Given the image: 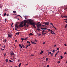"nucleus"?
<instances>
[{"label": "nucleus", "mask_w": 67, "mask_h": 67, "mask_svg": "<svg viewBox=\"0 0 67 67\" xmlns=\"http://www.w3.org/2000/svg\"><path fill=\"white\" fill-rule=\"evenodd\" d=\"M28 21H29V24L30 25H32L35 28H36V27L35 26V25H37V27H38L39 26V25L37 24V23H36L35 22H31L32 21V20L31 19H28Z\"/></svg>", "instance_id": "f257e3e1"}, {"label": "nucleus", "mask_w": 67, "mask_h": 67, "mask_svg": "<svg viewBox=\"0 0 67 67\" xmlns=\"http://www.w3.org/2000/svg\"><path fill=\"white\" fill-rule=\"evenodd\" d=\"M23 22H21L20 23V24L19 25V27H24V26H25L26 25V23H24V25H23Z\"/></svg>", "instance_id": "f03ea898"}, {"label": "nucleus", "mask_w": 67, "mask_h": 67, "mask_svg": "<svg viewBox=\"0 0 67 67\" xmlns=\"http://www.w3.org/2000/svg\"><path fill=\"white\" fill-rule=\"evenodd\" d=\"M45 31V30H43L42 31V34L43 35H45V34H46V33H44V32Z\"/></svg>", "instance_id": "7ed1b4c3"}, {"label": "nucleus", "mask_w": 67, "mask_h": 67, "mask_svg": "<svg viewBox=\"0 0 67 67\" xmlns=\"http://www.w3.org/2000/svg\"><path fill=\"white\" fill-rule=\"evenodd\" d=\"M41 29L42 30H47V28L46 27H43V28H41Z\"/></svg>", "instance_id": "20e7f679"}, {"label": "nucleus", "mask_w": 67, "mask_h": 67, "mask_svg": "<svg viewBox=\"0 0 67 67\" xmlns=\"http://www.w3.org/2000/svg\"><path fill=\"white\" fill-rule=\"evenodd\" d=\"M44 24L45 25H48L49 24V22L47 23V22L46 23L44 22Z\"/></svg>", "instance_id": "39448f33"}, {"label": "nucleus", "mask_w": 67, "mask_h": 67, "mask_svg": "<svg viewBox=\"0 0 67 67\" xmlns=\"http://www.w3.org/2000/svg\"><path fill=\"white\" fill-rule=\"evenodd\" d=\"M8 37H12V35H11V34H9L8 35Z\"/></svg>", "instance_id": "423d86ee"}, {"label": "nucleus", "mask_w": 67, "mask_h": 67, "mask_svg": "<svg viewBox=\"0 0 67 67\" xmlns=\"http://www.w3.org/2000/svg\"><path fill=\"white\" fill-rule=\"evenodd\" d=\"M14 53L13 52H12L11 53H10V55H14Z\"/></svg>", "instance_id": "0eeeda50"}, {"label": "nucleus", "mask_w": 67, "mask_h": 67, "mask_svg": "<svg viewBox=\"0 0 67 67\" xmlns=\"http://www.w3.org/2000/svg\"><path fill=\"white\" fill-rule=\"evenodd\" d=\"M53 53H51V55L52 57H53Z\"/></svg>", "instance_id": "6e6552de"}, {"label": "nucleus", "mask_w": 67, "mask_h": 67, "mask_svg": "<svg viewBox=\"0 0 67 67\" xmlns=\"http://www.w3.org/2000/svg\"><path fill=\"white\" fill-rule=\"evenodd\" d=\"M20 32H18V33H17L16 34V35H19V34Z\"/></svg>", "instance_id": "1a4fd4ad"}, {"label": "nucleus", "mask_w": 67, "mask_h": 67, "mask_svg": "<svg viewBox=\"0 0 67 67\" xmlns=\"http://www.w3.org/2000/svg\"><path fill=\"white\" fill-rule=\"evenodd\" d=\"M43 51H41V52L40 53V54H42L43 53Z\"/></svg>", "instance_id": "9d476101"}, {"label": "nucleus", "mask_w": 67, "mask_h": 67, "mask_svg": "<svg viewBox=\"0 0 67 67\" xmlns=\"http://www.w3.org/2000/svg\"><path fill=\"white\" fill-rule=\"evenodd\" d=\"M6 15V13H4V14L3 15L4 16H5Z\"/></svg>", "instance_id": "9b49d317"}, {"label": "nucleus", "mask_w": 67, "mask_h": 67, "mask_svg": "<svg viewBox=\"0 0 67 67\" xmlns=\"http://www.w3.org/2000/svg\"><path fill=\"white\" fill-rule=\"evenodd\" d=\"M22 47H23L24 48L25 47V46L23 45V44L22 45Z\"/></svg>", "instance_id": "f8f14e48"}, {"label": "nucleus", "mask_w": 67, "mask_h": 67, "mask_svg": "<svg viewBox=\"0 0 67 67\" xmlns=\"http://www.w3.org/2000/svg\"><path fill=\"white\" fill-rule=\"evenodd\" d=\"M13 13H16V11H13Z\"/></svg>", "instance_id": "ddd939ff"}, {"label": "nucleus", "mask_w": 67, "mask_h": 67, "mask_svg": "<svg viewBox=\"0 0 67 67\" xmlns=\"http://www.w3.org/2000/svg\"><path fill=\"white\" fill-rule=\"evenodd\" d=\"M29 35H33V34H32L31 33H30V34H29Z\"/></svg>", "instance_id": "4468645a"}, {"label": "nucleus", "mask_w": 67, "mask_h": 67, "mask_svg": "<svg viewBox=\"0 0 67 67\" xmlns=\"http://www.w3.org/2000/svg\"><path fill=\"white\" fill-rule=\"evenodd\" d=\"M5 61H6V62H8V59H6Z\"/></svg>", "instance_id": "2eb2a0df"}, {"label": "nucleus", "mask_w": 67, "mask_h": 67, "mask_svg": "<svg viewBox=\"0 0 67 67\" xmlns=\"http://www.w3.org/2000/svg\"><path fill=\"white\" fill-rule=\"evenodd\" d=\"M28 26H29V25H26L25 26V27H26L27 26L28 27Z\"/></svg>", "instance_id": "dca6fc26"}, {"label": "nucleus", "mask_w": 67, "mask_h": 67, "mask_svg": "<svg viewBox=\"0 0 67 67\" xmlns=\"http://www.w3.org/2000/svg\"><path fill=\"white\" fill-rule=\"evenodd\" d=\"M58 54V53H55V55H54V56L55 57H56L57 55V54Z\"/></svg>", "instance_id": "f3484780"}, {"label": "nucleus", "mask_w": 67, "mask_h": 67, "mask_svg": "<svg viewBox=\"0 0 67 67\" xmlns=\"http://www.w3.org/2000/svg\"><path fill=\"white\" fill-rule=\"evenodd\" d=\"M48 58H46V61L47 62V61H48Z\"/></svg>", "instance_id": "a211bd4d"}, {"label": "nucleus", "mask_w": 67, "mask_h": 67, "mask_svg": "<svg viewBox=\"0 0 67 67\" xmlns=\"http://www.w3.org/2000/svg\"><path fill=\"white\" fill-rule=\"evenodd\" d=\"M9 61L10 62H13L11 60H9Z\"/></svg>", "instance_id": "6ab92c4d"}, {"label": "nucleus", "mask_w": 67, "mask_h": 67, "mask_svg": "<svg viewBox=\"0 0 67 67\" xmlns=\"http://www.w3.org/2000/svg\"><path fill=\"white\" fill-rule=\"evenodd\" d=\"M52 52H53V53H54V52H55V50H53Z\"/></svg>", "instance_id": "aec40b11"}, {"label": "nucleus", "mask_w": 67, "mask_h": 67, "mask_svg": "<svg viewBox=\"0 0 67 67\" xmlns=\"http://www.w3.org/2000/svg\"><path fill=\"white\" fill-rule=\"evenodd\" d=\"M4 41H5V42H6L7 41V40L6 39H5V40H4Z\"/></svg>", "instance_id": "412c9836"}, {"label": "nucleus", "mask_w": 67, "mask_h": 67, "mask_svg": "<svg viewBox=\"0 0 67 67\" xmlns=\"http://www.w3.org/2000/svg\"><path fill=\"white\" fill-rule=\"evenodd\" d=\"M47 30L48 31H51V30L49 29H47Z\"/></svg>", "instance_id": "4be33fe9"}, {"label": "nucleus", "mask_w": 67, "mask_h": 67, "mask_svg": "<svg viewBox=\"0 0 67 67\" xmlns=\"http://www.w3.org/2000/svg\"><path fill=\"white\" fill-rule=\"evenodd\" d=\"M39 26H40H40H42V25H41V24H39Z\"/></svg>", "instance_id": "5701e85b"}, {"label": "nucleus", "mask_w": 67, "mask_h": 67, "mask_svg": "<svg viewBox=\"0 0 67 67\" xmlns=\"http://www.w3.org/2000/svg\"><path fill=\"white\" fill-rule=\"evenodd\" d=\"M21 63H19V65H18V66H21Z\"/></svg>", "instance_id": "b1692460"}, {"label": "nucleus", "mask_w": 67, "mask_h": 67, "mask_svg": "<svg viewBox=\"0 0 67 67\" xmlns=\"http://www.w3.org/2000/svg\"><path fill=\"white\" fill-rule=\"evenodd\" d=\"M67 27V24H66L65 26V28H66Z\"/></svg>", "instance_id": "393cba45"}, {"label": "nucleus", "mask_w": 67, "mask_h": 67, "mask_svg": "<svg viewBox=\"0 0 67 67\" xmlns=\"http://www.w3.org/2000/svg\"><path fill=\"white\" fill-rule=\"evenodd\" d=\"M37 30L38 31H40V28H39V29H37Z\"/></svg>", "instance_id": "a878e982"}, {"label": "nucleus", "mask_w": 67, "mask_h": 67, "mask_svg": "<svg viewBox=\"0 0 67 67\" xmlns=\"http://www.w3.org/2000/svg\"><path fill=\"white\" fill-rule=\"evenodd\" d=\"M18 26V25L17 24H16L15 25V27H16Z\"/></svg>", "instance_id": "bb28decb"}, {"label": "nucleus", "mask_w": 67, "mask_h": 67, "mask_svg": "<svg viewBox=\"0 0 67 67\" xmlns=\"http://www.w3.org/2000/svg\"><path fill=\"white\" fill-rule=\"evenodd\" d=\"M66 16V15L65 16H63V17H62V18H64L65 17V16Z\"/></svg>", "instance_id": "cd10ccee"}, {"label": "nucleus", "mask_w": 67, "mask_h": 67, "mask_svg": "<svg viewBox=\"0 0 67 67\" xmlns=\"http://www.w3.org/2000/svg\"><path fill=\"white\" fill-rule=\"evenodd\" d=\"M21 40L22 41H23L24 40V39H23V38H21Z\"/></svg>", "instance_id": "c85d7f7f"}, {"label": "nucleus", "mask_w": 67, "mask_h": 67, "mask_svg": "<svg viewBox=\"0 0 67 67\" xmlns=\"http://www.w3.org/2000/svg\"><path fill=\"white\" fill-rule=\"evenodd\" d=\"M60 57H61V59H62L63 58V56H61Z\"/></svg>", "instance_id": "c756f323"}, {"label": "nucleus", "mask_w": 67, "mask_h": 67, "mask_svg": "<svg viewBox=\"0 0 67 67\" xmlns=\"http://www.w3.org/2000/svg\"><path fill=\"white\" fill-rule=\"evenodd\" d=\"M16 15L17 16H20V17H21V16H20V15Z\"/></svg>", "instance_id": "7c9ffc66"}, {"label": "nucleus", "mask_w": 67, "mask_h": 67, "mask_svg": "<svg viewBox=\"0 0 67 67\" xmlns=\"http://www.w3.org/2000/svg\"><path fill=\"white\" fill-rule=\"evenodd\" d=\"M67 54V53H66V52H65L64 53V54L65 55V54Z\"/></svg>", "instance_id": "2f4dec72"}, {"label": "nucleus", "mask_w": 67, "mask_h": 67, "mask_svg": "<svg viewBox=\"0 0 67 67\" xmlns=\"http://www.w3.org/2000/svg\"><path fill=\"white\" fill-rule=\"evenodd\" d=\"M41 34H39V35H38V36H41Z\"/></svg>", "instance_id": "473e14b6"}, {"label": "nucleus", "mask_w": 67, "mask_h": 67, "mask_svg": "<svg viewBox=\"0 0 67 67\" xmlns=\"http://www.w3.org/2000/svg\"><path fill=\"white\" fill-rule=\"evenodd\" d=\"M32 44H36V43H35V42H32Z\"/></svg>", "instance_id": "72a5a7b5"}, {"label": "nucleus", "mask_w": 67, "mask_h": 67, "mask_svg": "<svg viewBox=\"0 0 67 67\" xmlns=\"http://www.w3.org/2000/svg\"><path fill=\"white\" fill-rule=\"evenodd\" d=\"M29 45H27V46H26V48H27L28 47H29Z\"/></svg>", "instance_id": "f704fd0d"}, {"label": "nucleus", "mask_w": 67, "mask_h": 67, "mask_svg": "<svg viewBox=\"0 0 67 67\" xmlns=\"http://www.w3.org/2000/svg\"><path fill=\"white\" fill-rule=\"evenodd\" d=\"M24 18H25V19H27V17H26V16H25Z\"/></svg>", "instance_id": "c9c22d12"}, {"label": "nucleus", "mask_w": 67, "mask_h": 67, "mask_svg": "<svg viewBox=\"0 0 67 67\" xmlns=\"http://www.w3.org/2000/svg\"><path fill=\"white\" fill-rule=\"evenodd\" d=\"M57 49L58 50V51H59V48H58Z\"/></svg>", "instance_id": "e433bc0d"}, {"label": "nucleus", "mask_w": 67, "mask_h": 67, "mask_svg": "<svg viewBox=\"0 0 67 67\" xmlns=\"http://www.w3.org/2000/svg\"><path fill=\"white\" fill-rule=\"evenodd\" d=\"M25 38L26 40V39H27L28 38H29L28 37H27Z\"/></svg>", "instance_id": "4c0bfd02"}, {"label": "nucleus", "mask_w": 67, "mask_h": 67, "mask_svg": "<svg viewBox=\"0 0 67 67\" xmlns=\"http://www.w3.org/2000/svg\"><path fill=\"white\" fill-rule=\"evenodd\" d=\"M53 34L55 35L56 34L54 32H53Z\"/></svg>", "instance_id": "58836bf2"}, {"label": "nucleus", "mask_w": 67, "mask_h": 67, "mask_svg": "<svg viewBox=\"0 0 67 67\" xmlns=\"http://www.w3.org/2000/svg\"><path fill=\"white\" fill-rule=\"evenodd\" d=\"M45 42H43V44H45Z\"/></svg>", "instance_id": "ea45409f"}, {"label": "nucleus", "mask_w": 67, "mask_h": 67, "mask_svg": "<svg viewBox=\"0 0 67 67\" xmlns=\"http://www.w3.org/2000/svg\"><path fill=\"white\" fill-rule=\"evenodd\" d=\"M27 43H29V41H27Z\"/></svg>", "instance_id": "a19ab883"}, {"label": "nucleus", "mask_w": 67, "mask_h": 67, "mask_svg": "<svg viewBox=\"0 0 67 67\" xmlns=\"http://www.w3.org/2000/svg\"><path fill=\"white\" fill-rule=\"evenodd\" d=\"M49 54H52V53L51 52H48Z\"/></svg>", "instance_id": "79ce46f5"}, {"label": "nucleus", "mask_w": 67, "mask_h": 67, "mask_svg": "<svg viewBox=\"0 0 67 67\" xmlns=\"http://www.w3.org/2000/svg\"><path fill=\"white\" fill-rule=\"evenodd\" d=\"M40 23V21H39V22L37 23V24H39Z\"/></svg>", "instance_id": "37998d69"}, {"label": "nucleus", "mask_w": 67, "mask_h": 67, "mask_svg": "<svg viewBox=\"0 0 67 67\" xmlns=\"http://www.w3.org/2000/svg\"><path fill=\"white\" fill-rule=\"evenodd\" d=\"M64 20H67V19H64Z\"/></svg>", "instance_id": "c03bdc74"}, {"label": "nucleus", "mask_w": 67, "mask_h": 67, "mask_svg": "<svg viewBox=\"0 0 67 67\" xmlns=\"http://www.w3.org/2000/svg\"><path fill=\"white\" fill-rule=\"evenodd\" d=\"M58 63L59 64H60V62H58Z\"/></svg>", "instance_id": "a18cd8bd"}, {"label": "nucleus", "mask_w": 67, "mask_h": 67, "mask_svg": "<svg viewBox=\"0 0 67 67\" xmlns=\"http://www.w3.org/2000/svg\"><path fill=\"white\" fill-rule=\"evenodd\" d=\"M64 45L65 46H66V44H64Z\"/></svg>", "instance_id": "49530a36"}, {"label": "nucleus", "mask_w": 67, "mask_h": 67, "mask_svg": "<svg viewBox=\"0 0 67 67\" xmlns=\"http://www.w3.org/2000/svg\"><path fill=\"white\" fill-rule=\"evenodd\" d=\"M29 46H30L31 45V44H30V43H29Z\"/></svg>", "instance_id": "de8ad7c7"}, {"label": "nucleus", "mask_w": 67, "mask_h": 67, "mask_svg": "<svg viewBox=\"0 0 67 67\" xmlns=\"http://www.w3.org/2000/svg\"><path fill=\"white\" fill-rule=\"evenodd\" d=\"M3 50H4V49H2V51H3Z\"/></svg>", "instance_id": "09e8293b"}, {"label": "nucleus", "mask_w": 67, "mask_h": 67, "mask_svg": "<svg viewBox=\"0 0 67 67\" xmlns=\"http://www.w3.org/2000/svg\"><path fill=\"white\" fill-rule=\"evenodd\" d=\"M50 32H53L52 30H50Z\"/></svg>", "instance_id": "8fccbe9b"}, {"label": "nucleus", "mask_w": 67, "mask_h": 67, "mask_svg": "<svg viewBox=\"0 0 67 67\" xmlns=\"http://www.w3.org/2000/svg\"><path fill=\"white\" fill-rule=\"evenodd\" d=\"M7 16H9V14H7Z\"/></svg>", "instance_id": "3c124183"}, {"label": "nucleus", "mask_w": 67, "mask_h": 67, "mask_svg": "<svg viewBox=\"0 0 67 67\" xmlns=\"http://www.w3.org/2000/svg\"><path fill=\"white\" fill-rule=\"evenodd\" d=\"M35 41H36L37 42V40H35Z\"/></svg>", "instance_id": "603ef678"}, {"label": "nucleus", "mask_w": 67, "mask_h": 67, "mask_svg": "<svg viewBox=\"0 0 67 67\" xmlns=\"http://www.w3.org/2000/svg\"><path fill=\"white\" fill-rule=\"evenodd\" d=\"M49 65H47V67H49Z\"/></svg>", "instance_id": "864d4df0"}, {"label": "nucleus", "mask_w": 67, "mask_h": 67, "mask_svg": "<svg viewBox=\"0 0 67 67\" xmlns=\"http://www.w3.org/2000/svg\"><path fill=\"white\" fill-rule=\"evenodd\" d=\"M65 22L66 23H67V20L65 21Z\"/></svg>", "instance_id": "5fc2aeb1"}, {"label": "nucleus", "mask_w": 67, "mask_h": 67, "mask_svg": "<svg viewBox=\"0 0 67 67\" xmlns=\"http://www.w3.org/2000/svg\"><path fill=\"white\" fill-rule=\"evenodd\" d=\"M24 41H25L26 40V39L25 38V39H24Z\"/></svg>", "instance_id": "6e6d98bb"}, {"label": "nucleus", "mask_w": 67, "mask_h": 67, "mask_svg": "<svg viewBox=\"0 0 67 67\" xmlns=\"http://www.w3.org/2000/svg\"><path fill=\"white\" fill-rule=\"evenodd\" d=\"M31 55L32 56H33L34 55V54H31Z\"/></svg>", "instance_id": "4d7b16f0"}, {"label": "nucleus", "mask_w": 67, "mask_h": 67, "mask_svg": "<svg viewBox=\"0 0 67 67\" xmlns=\"http://www.w3.org/2000/svg\"><path fill=\"white\" fill-rule=\"evenodd\" d=\"M15 30H16V31H17V29H16V28H15Z\"/></svg>", "instance_id": "13d9d810"}, {"label": "nucleus", "mask_w": 67, "mask_h": 67, "mask_svg": "<svg viewBox=\"0 0 67 67\" xmlns=\"http://www.w3.org/2000/svg\"><path fill=\"white\" fill-rule=\"evenodd\" d=\"M53 27L54 28H55V27L53 25Z\"/></svg>", "instance_id": "bf43d9fd"}, {"label": "nucleus", "mask_w": 67, "mask_h": 67, "mask_svg": "<svg viewBox=\"0 0 67 67\" xmlns=\"http://www.w3.org/2000/svg\"><path fill=\"white\" fill-rule=\"evenodd\" d=\"M6 19H5V22L6 21Z\"/></svg>", "instance_id": "052dcab7"}, {"label": "nucleus", "mask_w": 67, "mask_h": 67, "mask_svg": "<svg viewBox=\"0 0 67 67\" xmlns=\"http://www.w3.org/2000/svg\"><path fill=\"white\" fill-rule=\"evenodd\" d=\"M28 63H27V64H26V66H27V65H28Z\"/></svg>", "instance_id": "680f3d73"}, {"label": "nucleus", "mask_w": 67, "mask_h": 67, "mask_svg": "<svg viewBox=\"0 0 67 67\" xmlns=\"http://www.w3.org/2000/svg\"><path fill=\"white\" fill-rule=\"evenodd\" d=\"M51 33L52 34H53V33L52 32H51Z\"/></svg>", "instance_id": "e2e57ef3"}, {"label": "nucleus", "mask_w": 67, "mask_h": 67, "mask_svg": "<svg viewBox=\"0 0 67 67\" xmlns=\"http://www.w3.org/2000/svg\"><path fill=\"white\" fill-rule=\"evenodd\" d=\"M39 26H38L37 27V29H39L40 28V27H39Z\"/></svg>", "instance_id": "0e129e2a"}, {"label": "nucleus", "mask_w": 67, "mask_h": 67, "mask_svg": "<svg viewBox=\"0 0 67 67\" xmlns=\"http://www.w3.org/2000/svg\"><path fill=\"white\" fill-rule=\"evenodd\" d=\"M25 22L26 23H27V21H26Z\"/></svg>", "instance_id": "69168bd1"}, {"label": "nucleus", "mask_w": 67, "mask_h": 67, "mask_svg": "<svg viewBox=\"0 0 67 67\" xmlns=\"http://www.w3.org/2000/svg\"><path fill=\"white\" fill-rule=\"evenodd\" d=\"M18 26H17L16 27H17V28H18Z\"/></svg>", "instance_id": "338daca9"}, {"label": "nucleus", "mask_w": 67, "mask_h": 67, "mask_svg": "<svg viewBox=\"0 0 67 67\" xmlns=\"http://www.w3.org/2000/svg\"><path fill=\"white\" fill-rule=\"evenodd\" d=\"M56 46V45L55 44V45H54V47H55V46Z\"/></svg>", "instance_id": "774afa93"}]
</instances>
